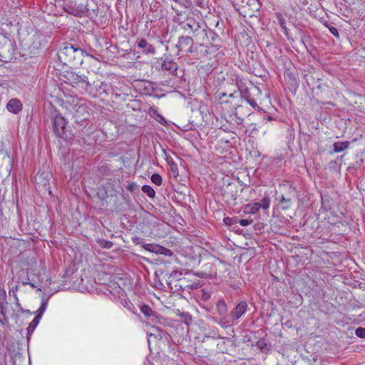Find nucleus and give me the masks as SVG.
<instances>
[{
	"mask_svg": "<svg viewBox=\"0 0 365 365\" xmlns=\"http://www.w3.org/2000/svg\"><path fill=\"white\" fill-rule=\"evenodd\" d=\"M46 120L51 122V128L55 135L61 139H68L71 133L66 128L67 122L65 118L53 106L45 113Z\"/></svg>",
	"mask_w": 365,
	"mask_h": 365,
	"instance_id": "nucleus-1",
	"label": "nucleus"
},
{
	"mask_svg": "<svg viewBox=\"0 0 365 365\" xmlns=\"http://www.w3.org/2000/svg\"><path fill=\"white\" fill-rule=\"evenodd\" d=\"M85 51L79 46L66 43L58 53V59L64 65L74 66L83 62Z\"/></svg>",
	"mask_w": 365,
	"mask_h": 365,
	"instance_id": "nucleus-2",
	"label": "nucleus"
},
{
	"mask_svg": "<svg viewBox=\"0 0 365 365\" xmlns=\"http://www.w3.org/2000/svg\"><path fill=\"white\" fill-rule=\"evenodd\" d=\"M181 28L185 33L192 34L197 41H204L206 36V29L200 22L193 18H188L182 23Z\"/></svg>",
	"mask_w": 365,
	"mask_h": 365,
	"instance_id": "nucleus-3",
	"label": "nucleus"
},
{
	"mask_svg": "<svg viewBox=\"0 0 365 365\" xmlns=\"http://www.w3.org/2000/svg\"><path fill=\"white\" fill-rule=\"evenodd\" d=\"M67 79L70 81L72 87L78 88L88 93H93L92 83L89 82L88 78L85 76L71 73L68 74Z\"/></svg>",
	"mask_w": 365,
	"mask_h": 365,
	"instance_id": "nucleus-4",
	"label": "nucleus"
},
{
	"mask_svg": "<svg viewBox=\"0 0 365 365\" xmlns=\"http://www.w3.org/2000/svg\"><path fill=\"white\" fill-rule=\"evenodd\" d=\"M193 45L194 42L192 37L188 36L179 37L176 44V48H178L177 56H181L185 53L186 55L192 53L194 52Z\"/></svg>",
	"mask_w": 365,
	"mask_h": 365,
	"instance_id": "nucleus-5",
	"label": "nucleus"
},
{
	"mask_svg": "<svg viewBox=\"0 0 365 365\" xmlns=\"http://www.w3.org/2000/svg\"><path fill=\"white\" fill-rule=\"evenodd\" d=\"M205 38L208 40L210 44V47L206 51L207 53H215L222 47V40L218 34L213 30H206Z\"/></svg>",
	"mask_w": 365,
	"mask_h": 365,
	"instance_id": "nucleus-6",
	"label": "nucleus"
},
{
	"mask_svg": "<svg viewBox=\"0 0 365 365\" xmlns=\"http://www.w3.org/2000/svg\"><path fill=\"white\" fill-rule=\"evenodd\" d=\"M161 65L160 68H158V72L168 71L170 76L177 77V72L178 69L177 63L173 60H169L168 58H161Z\"/></svg>",
	"mask_w": 365,
	"mask_h": 365,
	"instance_id": "nucleus-7",
	"label": "nucleus"
},
{
	"mask_svg": "<svg viewBox=\"0 0 365 365\" xmlns=\"http://www.w3.org/2000/svg\"><path fill=\"white\" fill-rule=\"evenodd\" d=\"M227 96L226 93H221L219 95V101H220V103H230L232 106L235 108L240 106V100L242 98V93L241 91H235L233 93H231L228 95L229 99L225 100L224 98Z\"/></svg>",
	"mask_w": 365,
	"mask_h": 365,
	"instance_id": "nucleus-8",
	"label": "nucleus"
},
{
	"mask_svg": "<svg viewBox=\"0 0 365 365\" xmlns=\"http://www.w3.org/2000/svg\"><path fill=\"white\" fill-rule=\"evenodd\" d=\"M248 309V304L246 301H240L234 309L230 312V317L232 322L238 320Z\"/></svg>",
	"mask_w": 365,
	"mask_h": 365,
	"instance_id": "nucleus-9",
	"label": "nucleus"
},
{
	"mask_svg": "<svg viewBox=\"0 0 365 365\" xmlns=\"http://www.w3.org/2000/svg\"><path fill=\"white\" fill-rule=\"evenodd\" d=\"M205 271L197 273L200 278L214 279L217 277V266L215 263L208 262L205 264Z\"/></svg>",
	"mask_w": 365,
	"mask_h": 365,
	"instance_id": "nucleus-10",
	"label": "nucleus"
},
{
	"mask_svg": "<svg viewBox=\"0 0 365 365\" xmlns=\"http://www.w3.org/2000/svg\"><path fill=\"white\" fill-rule=\"evenodd\" d=\"M138 48L142 50V52L146 55H154L156 53V49L154 46L149 43L148 41L143 38H138L136 42Z\"/></svg>",
	"mask_w": 365,
	"mask_h": 365,
	"instance_id": "nucleus-11",
	"label": "nucleus"
},
{
	"mask_svg": "<svg viewBox=\"0 0 365 365\" xmlns=\"http://www.w3.org/2000/svg\"><path fill=\"white\" fill-rule=\"evenodd\" d=\"M222 195L228 200H235L237 197V187L233 184H228L222 191Z\"/></svg>",
	"mask_w": 365,
	"mask_h": 365,
	"instance_id": "nucleus-12",
	"label": "nucleus"
},
{
	"mask_svg": "<svg viewBox=\"0 0 365 365\" xmlns=\"http://www.w3.org/2000/svg\"><path fill=\"white\" fill-rule=\"evenodd\" d=\"M7 110L14 114H18L22 110V103L18 98L11 99L6 104Z\"/></svg>",
	"mask_w": 365,
	"mask_h": 365,
	"instance_id": "nucleus-13",
	"label": "nucleus"
},
{
	"mask_svg": "<svg viewBox=\"0 0 365 365\" xmlns=\"http://www.w3.org/2000/svg\"><path fill=\"white\" fill-rule=\"evenodd\" d=\"M350 145L349 141H337L333 145V152L340 153L347 149Z\"/></svg>",
	"mask_w": 365,
	"mask_h": 365,
	"instance_id": "nucleus-14",
	"label": "nucleus"
},
{
	"mask_svg": "<svg viewBox=\"0 0 365 365\" xmlns=\"http://www.w3.org/2000/svg\"><path fill=\"white\" fill-rule=\"evenodd\" d=\"M141 312L148 317H152V321L157 319V313L153 311L148 305L143 304L140 307Z\"/></svg>",
	"mask_w": 365,
	"mask_h": 365,
	"instance_id": "nucleus-15",
	"label": "nucleus"
},
{
	"mask_svg": "<svg viewBox=\"0 0 365 365\" xmlns=\"http://www.w3.org/2000/svg\"><path fill=\"white\" fill-rule=\"evenodd\" d=\"M41 319L40 315H36L34 319L32 320V322L29 324L28 328H27V338L29 339L31 335L34 331L36 327L39 323V321Z\"/></svg>",
	"mask_w": 365,
	"mask_h": 365,
	"instance_id": "nucleus-16",
	"label": "nucleus"
},
{
	"mask_svg": "<svg viewBox=\"0 0 365 365\" xmlns=\"http://www.w3.org/2000/svg\"><path fill=\"white\" fill-rule=\"evenodd\" d=\"M216 309L220 316H224L227 313V306L225 300L219 299L216 304Z\"/></svg>",
	"mask_w": 365,
	"mask_h": 365,
	"instance_id": "nucleus-17",
	"label": "nucleus"
},
{
	"mask_svg": "<svg viewBox=\"0 0 365 365\" xmlns=\"http://www.w3.org/2000/svg\"><path fill=\"white\" fill-rule=\"evenodd\" d=\"M259 206L255 202L253 204H247L242 207V211L245 214L255 215L259 212Z\"/></svg>",
	"mask_w": 365,
	"mask_h": 365,
	"instance_id": "nucleus-18",
	"label": "nucleus"
},
{
	"mask_svg": "<svg viewBox=\"0 0 365 365\" xmlns=\"http://www.w3.org/2000/svg\"><path fill=\"white\" fill-rule=\"evenodd\" d=\"M292 197L282 195L279 197V204L282 210H287L291 207Z\"/></svg>",
	"mask_w": 365,
	"mask_h": 365,
	"instance_id": "nucleus-19",
	"label": "nucleus"
},
{
	"mask_svg": "<svg viewBox=\"0 0 365 365\" xmlns=\"http://www.w3.org/2000/svg\"><path fill=\"white\" fill-rule=\"evenodd\" d=\"M256 346L262 351H268L271 349L272 345L267 339L262 338L256 342Z\"/></svg>",
	"mask_w": 365,
	"mask_h": 365,
	"instance_id": "nucleus-20",
	"label": "nucleus"
},
{
	"mask_svg": "<svg viewBox=\"0 0 365 365\" xmlns=\"http://www.w3.org/2000/svg\"><path fill=\"white\" fill-rule=\"evenodd\" d=\"M63 9L68 14H72L76 16H77V14H81L78 12V10H76V9L74 8V1H71L68 4H66ZM78 11L82 12V10H78Z\"/></svg>",
	"mask_w": 365,
	"mask_h": 365,
	"instance_id": "nucleus-21",
	"label": "nucleus"
},
{
	"mask_svg": "<svg viewBox=\"0 0 365 365\" xmlns=\"http://www.w3.org/2000/svg\"><path fill=\"white\" fill-rule=\"evenodd\" d=\"M276 17L278 21V24H279L280 27L282 28V31L284 32L286 35H287V28L286 26V21L283 16V15L281 13H277Z\"/></svg>",
	"mask_w": 365,
	"mask_h": 365,
	"instance_id": "nucleus-22",
	"label": "nucleus"
},
{
	"mask_svg": "<svg viewBox=\"0 0 365 365\" xmlns=\"http://www.w3.org/2000/svg\"><path fill=\"white\" fill-rule=\"evenodd\" d=\"M259 206V210L262 208L263 210H267L270 205V198L268 195H265L260 202H255Z\"/></svg>",
	"mask_w": 365,
	"mask_h": 365,
	"instance_id": "nucleus-23",
	"label": "nucleus"
},
{
	"mask_svg": "<svg viewBox=\"0 0 365 365\" xmlns=\"http://www.w3.org/2000/svg\"><path fill=\"white\" fill-rule=\"evenodd\" d=\"M242 2L244 3L245 0H242ZM247 6L250 7L252 11H258L260 8V2L259 0H247Z\"/></svg>",
	"mask_w": 365,
	"mask_h": 365,
	"instance_id": "nucleus-24",
	"label": "nucleus"
},
{
	"mask_svg": "<svg viewBox=\"0 0 365 365\" xmlns=\"http://www.w3.org/2000/svg\"><path fill=\"white\" fill-rule=\"evenodd\" d=\"M74 8L76 10H82V12L81 11L80 14H77V16H83L86 14V13L88 11V9L87 8L86 4H77L76 1H74ZM80 13V11H78Z\"/></svg>",
	"mask_w": 365,
	"mask_h": 365,
	"instance_id": "nucleus-25",
	"label": "nucleus"
},
{
	"mask_svg": "<svg viewBox=\"0 0 365 365\" xmlns=\"http://www.w3.org/2000/svg\"><path fill=\"white\" fill-rule=\"evenodd\" d=\"M142 191L145 193L149 197L153 198L155 196V192L154 189L148 185H145L142 187Z\"/></svg>",
	"mask_w": 365,
	"mask_h": 365,
	"instance_id": "nucleus-26",
	"label": "nucleus"
},
{
	"mask_svg": "<svg viewBox=\"0 0 365 365\" xmlns=\"http://www.w3.org/2000/svg\"><path fill=\"white\" fill-rule=\"evenodd\" d=\"M157 254H162L168 257H171L173 255V252L170 249L165 248L163 246L158 245V248L157 250Z\"/></svg>",
	"mask_w": 365,
	"mask_h": 365,
	"instance_id": "nucleus-27",
	"label": "nucleus"
},
{
	"mask_svg": "<svg viewBox=\"0 0 365 365\" xmlns=\"http://www.w3.org/2000/svg\"><path fill=\"white\" fill-rule=\"evenodd\" d=\"M97 242L102 248H106V249H110L113 245L112 242L104 240V239H99L97 240Z\"/></svg>",
	"mask_w": 365,
	"mask_h": 365,
	"instance_id": "nucleus-28",
	"label": "nucleus"
},
{
	"mask_svg": "<svg viewBox=\"0 0 365 365\" xmlns=\"http://www.w3.org/2000/svg\"><path fill=\"white\" fill-rule=\"evenodd\" d=\"M143 248L149 252L157 253L158 245L155 244H145L143 245Z\"/></svg>",
	"mask_w": 365,
	"mask_h": 365,
	"instance_id": "nucleus-29",
	"label": "nucleus"
},
{
	"mask_svg": "<svg viewBox=\"0 0 365 365\" xmlns=\"http://www.w3.org/2000/svg\"><path fill=\"white\" fill-rule=\"evenodd\" d=\"M151 181L155 185L160 186L162 184V177L157 173H154L151 176Z\"/></svg>",
	"mask_w": 365,
	"mask_h": 365,
	"instance_id": "nucleus-30",
	"label": "nucleus"
},
{
	"mask_svg": "<svg viewBox=\"0 0 365 365\" xmlns=\"http://www.w3.org/2000/svg\"><path fill=\"white\" fill-rule=\"evenodd\" d=\"M180 316L182 317V319H183L184 322L187 324V325H189V324L192 322V316L190 314L189 312H182L180 313Z\"/></svg>",
	"mask_w": 365,
	"mask_h": 365,
	"instance_id": "nucleus-31",
	"label": "nucleus"
},
{
	"mask_svg": "<svg viewBox=\"0 0 365 365\" xmlns=\"http://www.w3.org/2000/svg\"><path fill=\"white\" fill-rule=\"evenodd\" d=\"M223 222L227 225H232L237 224L238 222V219L236 217H226L224 218Z\"/></svg>",
	"mask_w": 365,
	"mask_h": 365,
	"instance_id": "nucleus-32",
	"label": "nucleus"
},
{
	"mask_svg": "<svg viewBox=\"0 0 365 365\" xmlns=\"http://www.w3.org/2000/svg\"><path fill=\"white\" fill-rule=\"evenodd\" d=\"M355 334L361 339L365 338V327H358L355 329Z\"/></svg>",
	"mask_w": 365,
	"mask_h": 365,
	"instance_id": "nucleus-33",
	"label": "nucleus"
},
{
	"mask_svg": "<svg viewBox=\"0 0 365 365\" xmlns=\"http://www.w3.org/2000/svg\"><path fill=\"white\" fill-rule=\"evenodd\" d=\"M170 170L174 175V177H177L178 175V165L175 163H171L170 165Z\"/></svg>",
	"mask_w": 365,
	"mask_h": 365,
	"instance_id": "nucleus-34",
	"label": "nucleus"
},
{
	"mask_svg": "<svg viewBox=\"0 0 365 365\" xmlns=\"http://www.w3.org/2000/svg\"><path fill=\"white\" fill-rule=\"evenodd\" d=\"M246 101L247 102V103H249L255 110H259L260 109L259 106L257 105V103H256V101L253 98H250L247 97L246 98Z\"/></svg>",
	"mask_w": 365,
	"mask_h": 365,
	"instance_id": "nucleus-35",
	"label": "nucleus"
},
{
	"mask_svg": "<svg viewBox=\"0 0 365 365\" xmlns=\"http://www.w3.org/2000/svg\"><path fill=\"white\" fill-rule=\"evenodd\" d=\"M297 192L296 187L293 186L292 184H289L288 186V195L287 197H291L292 198L295 196V193Z\"/></svg>",
	"mask_w": 365,
	"mask_h": 365,
	"instance_id": "nucleus-36",
	"label": "nucleus"
},
{
	"mask_svg": "<svg viewBox=\"0 0 365 365\" xmlns=\"http://www.w3.org/2000/svg\"><path fill=\"white\" fill-rule=\"evenodd\" d=\"M253 220L252 219H242V220H238V222L240 223V225L242 227H246V226H248L251 224L253 223Z\"/></svg>",
	"mask_w": 365,
	"mask_h": 365,
	"instance_id": "nucleus-37",
	"label": "nucleus"
},
{
	"mask_svg": "<svg viewBox=\"0 0 365 365\" xmlns=\"http://www.w3.org/2000/svg\"><path fill=\"white\" fill-rule=\"evenodd\" d=\"M0 314L2 316V319L0 318V321L2 324L7 322V317L4 312V307L0 304Z\"/></svg>",
	"mask_w": 365,
	"mask_h": 365,
	"instance_id": "nucleus-38",
	"label": "nucleus"
},
{
	"mask_svg": "<svg viewBox=\"0 0 365 365\" xmlns=\"http://www.w3.org/2000/svg\"><path fill=\"white\" fill-rule=\"evenodd\" d=\"M19 289V286L16 285L10 289L9 294L10 296H12L14 298L18 297L16 294V292Z\"/></svg>",
	"mask_w": 365,
	"mask_h": 365,
	"instance_id": "nucleus-39",
	"label": "nucleus"
},
{
	"mask_svg": "<svg viewBox=\"0 0 365 365\" xmlns=\"http://www.w3.org/2000/svg\"><path fill=\"white\" fill-rule=\"evenodd\" d=\"M46 302L43 301L41 302V307L38 310V314L37 315H40L41 317L42 314H43V312L46 310Z\"/></svg>",
	"mask_w": 365,
	"mask_h": 365,
	"instance_id": "nucleus-40",
	"label": "nucleus"
},
{
	"mask_svg": "<svg viewBox=\"0 0 365 365\" xmlns=\"http://www.w3.org/2000/svg\"><path fill=\"white\" fill-rule=\"evenodd\" d=\"M329 30L334 36H336V37L339 36L338 29L336 27L331 26L330 27H329Z\"/></svg>",
	"mask_w": 365,
	"mask_h": 365,
	"instance_id": "nucleus-41",
	"label": "nucleus"
},
{
	"mask_svg": "<svg viewBox=\"0 0 365 365\" xmlns=\"http://www.w3.org/2000/svg\"><path fill=\"white\" fill-rule=\"evenodd\" d=\"M127 189L133 192L137 190V185L134 182H131L128 185Z\"/></svg>",
	"mask_w": 365,
	"mask_h": 365,
	"instance_id": "nucleus-42",
	"label": "nucleus"
},
{
	"mask_svg": "<svg viewBox=\"0 0 365 365\" xmlns=\"http://www.w3.org/2000/svg\"><path fill=\"white\" fill-rule=\"evenodd\" d=\"M14 302H15L16 306L19 309V310L20 312H24L25 311L22 308V307H21V304L19 302V298L16 297V298H14Z\"/></svg>",
	"mask_w": 365,
	"mask_h": 365,
	"instance_id": "nucleus-43",
	"label": "nucleus"
},
{
	"mask_svg": "<svg viewBox=\"0 0 365 365\" xmlns=\"http://www.w3.org/2000/svg\"><path fill=\"white\" fill-rule=\"evenodd\" d=\"M182 275L181 272H178V271H173L170 274V278H178L180 279L179 277Z\"/></svg>",
	"mask_w": 365,
	"mask_h": 365,
	"instance_id": "nucleus-44",
	"label": "nucleus"
},
{
	"mask_svg": "<svg viewBox=\"0 0 365 365\" xmlns=\"http://www.w3.org/2000/svg\"><path fill=\"white\" fill-rule=\"evenodd\" d=\"M227 323H229V321L227 319V314H225L224 316H221L220 319V324H226Z\"/></svg>",
	"mask_w": 365,
	"mask_h": 365,
	"instance_id": "nucleus-45",
	"label": "nucleus"
},
{
	"mask_svg": "<svg viewBox=\"0 0 365 365\" xmlns=\"http://www.w3.org/2000/svg\"><path fill=\"white\" fill-rule=\"evenodd\" d=\"M157 120L160 122L161 124H164L166 123L165 119L160 114H158Z\"/></svg>",
	"mask_w": 365,
	"mask_h": 365,
	"instance_id": "nucleus-46",
	"label": "nucleus"
},
{
	"mask_svg": "<svg viewBox=\"0 0 365 365\" xmlns=\"http://www.w3.org/2000/svg\"><path fill=\"white\" fill-rule=\"evenodd\" d=\"M171 81H172L171 78L170 80H165L163 82L161 83V85H163V86H169V85H170Z\"/></svg>",
	"mask_w": 365,
	"mask_h": 365,
	"instance_id": "nucleus-47",
	"label": "nucleus"
},
{
	"mask_svg": "<svg viewBox=\"0 0 365 365\" xmlns=\"http://www.w3.org/2000/svg\"><path fill=\"white\" fill-rule=\"evenodd\" d=\"M166 161L170 165L171 163H175L173 159L170 156L166 158Z\"/></svg>",
	"mask_w": 365,
	"mask_h": 365,
	"instance_id": "nucleus-48",
	"label": "nucleus"
},
{
	"mask_svg": "<svg viewBox=\"0 0 365 365\" xmlns=\"http://www.w3.org/2000/svg\"><path fill=\"white\" fill-rule=\"evenodd\" d=\"M264 120L266 121H272L274 120V118L270 115H267L266 118H264Z\"/></svg>",
	"mask_w": 365,
	"mask_h": 365,
	"instance_id": "nucleus-49",
	"label": "nucleus"
},
{
	"mask_svg": "<svg viewBox=\"0 0 365 365\" xmlns=\"http://www.w3.org/2000/svg\"><path fill=\"white\" fill-rule=\"evenodd\" d=\"M22 284L24 285H26V284H29L31 287L34 288L36 287L35 285L33 284V283H29L28 282H22Z\"/></svg>",
	"mask_w": 365,
	"mask_h": 365,
	"instance_id": "nucleus-50",
	"label": "nucleus"
},
{
	"mask_svg": "<svg viewBox=\"0 0 365 365\" xmlns=\"http://www.w3.org/2000/svg\"><path fill=\"white\" fill-rule=\"evenodd\" d=\"M236 80H237V85L238 88H240V86H241V84L242 83V80H239L238 81L237 78H236Z\"/></svg>",
	"mask_w": 365,
	"mask_h": 365,
	"instance_id": "nucleus-51",
	"label": "nucleus"
},
{
	"mask_svg": "<svg viewBox=\"0 0 365 365\" xmlns=\"http://www.w3.org/2000/svg\"><path fill=\"white\" fill-rule=\"evenodd\" d=\"M324 25L327 28H328V29H329V27H330V26H331L330 24H329V22H328V21H325V22L324 23Z\"/></svg>",
	"mask_w": 365,
	"mask_h": 365,
	"instance_id": "nucleus-52",
	"label": "nucleus"
},
{
	"mask_svg": "<svg viewBox=\"0 0 365 365\" xmlns=\"http://www.w3.org/2000/svg\"><path fill=\"white\" fill-rule=\"evenodd\" d=\"M140 239L139 237H136V238H134L133 239V242L136 244H138V240H140Z\"/></svg>",
	"mask_w": 365,
	"mask_h": 365,
	"instance_id": "nucleus-53",
	"label": "nucleus"
},
{
	"mask_svg": "<svg viewBox=\"0 0 365 365\" xmlns=\"http://www.w3.org/2000/svg\"><path fill=\"white\" fill-rule=\"evenodd\" d=\"M81 110H84L85 108L83 106H79L77 110V112H80Z\"/></svg>",
	"mask_w": 365,
	"mask_h": 365,
	"instance_id": "nucleus-54",
	"label": "nucleus"
},
{
	"mask_svg": "<svg viewBox=\"0 0 365 365\" xmlns=\"http://www.w3.org/2000/svg\"><path fill=\"white\" fill-rule=\"evenodd\" d=\"M247 0H245V2L243 4H246V5L244 6V8H245L247 6Z\"/></svg>",
	"mask_w": 365,
	"mask_h": 365,
	"instance_id": "nucleus-55",
	"label": "nucleus"
},
{
	"mask_svg": "<svg viewBox=\"0 0 365 365\" xmlns=\"http://www.w3.org/2000/svg\"><path fill=\"white\" fill-rule=\"evenodd\" d=\"M0 57L1 58H4V55H2L1 53H0Z\"/></svg>",
	"mask_w": 365,
	"mask_h": 365,
	"instance_id": "nucleus-56",
	"label": "nucleus"
}]
</instances>
